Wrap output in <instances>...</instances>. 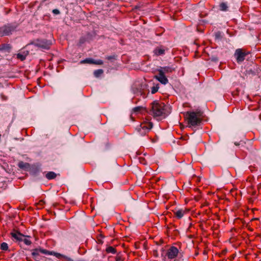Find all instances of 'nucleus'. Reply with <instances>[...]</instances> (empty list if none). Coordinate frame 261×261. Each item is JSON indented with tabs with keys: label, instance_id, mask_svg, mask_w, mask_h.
I'll return each mask as SVG.
<instances>
[{
	"label": "nucleus",
	"instance_id": "6ab92c4d",
	"mask_svg": "<svg viewBox=\"0 0 261 261\" xmlns=\"http://www.w3.org/2000/svg\"><path fill=\"white\" fill-rule=\"evenodd\" d=\"M0 47H1L0 50H8L10 48V46L9 44H3L0 45Z\"/></svg>",
	"mask_w": 261,
	"mask_h": 261
},
{
	"label": "nucleus",
	"instance_id": "20e7f679",
	"mask_svg": "<svg viewBox=\"0 0 261 261\" xmlns=\"http://www.w3.org/2000/svg\"><path fill=\"white\" fill-rule=\"evenodd\" d=\"M152 127V123L149 121H144L141 123L136 129L142 135H145Z\"/></svg>",
	"mask_w": 261,
	"mask_h": 261
},
{
	"label": "nucleus",
	"instance_id": "7ed1b4c3",
	"mask_svg": "<svg viewBox=\"0 0 261 261\" xmlns=\"http://www.w3.org/2000/svg\"><path fill=\"white\" fill-rule=\"evenodd\" d=\"M51 44L52 42L50 40H47L46 39H37L29 44L27 46H30L32 45L43 49H48Z\"/></svg>",
	"mask_w": 261,
	"mask_h": 261
},
{
	"label": "nucleus",
	"instance_id": "9b49d317",
	"mask_svg": "<svg viewBox=\"0 0 261 261\" xmlns=\"http://www.w3.org/2000/svg\"><path fill=\"white\" fill-rule=\"evenodd\" d=\"M12 237L15 239L17 241H22L23 236L18 232H12L11 233Z\"/></svg>",
	"mask_w": 261,
	"mask_h": 261
},
{
	"label": "nucleus",
	"instance_id": "f03ea898",
	"mask_svg": "<svg viewBox=\"0 0 261 261\" xmlns=\"http://www.w3.org/2000/svg\"><path fill=\"white\" fill-rule=\"evenodd\" d=\"M184 116L189 127L198 126L201 123V115L199 112H187Z\"/></svg>",
	"mask_w": 261,
	"mask_h": 261
},
{
	"label": "nucleus",
	"instance_id": "ddd939ff",
	"mask_svg": "<svg viewBox=\"0 0 261 261\" xmlns=\"http://www.w3.org/2000/svg\"><path fill=\"white\" fill-rule=\"evenodd\" d=\"M18 167L23 169H26L29 168L30 165L29 163H24L23 162H19L18 164Z\"/></svg>",
	"mask_w": 261,
	"mask_h": 261
},
{
	"label": "nucleus",
	"instance_id": "4be33fe9",
	"mask_svg": "<svg viewBox=\"0 0 261 261\" xmlns=\"http://www.w3.org/2000/svg\"><path fill=\"white\" fill-rule=\"evenodd\" d=\"M1 249L2 250L6 251L8 249V245L7 243L4 242L1 245Z\"/></svg>",
	"mask_w": 261,
	"mask_h": 261
},
{
	"label": "nucleus",
	"instance_id": "39448f33",
	"mask_svg": "<svg viewBox=\"0 0 261 261\" xmlns=\"http://www.w3.org/2000/svg\"><path fill=\"white\" fill-rule=\"evenodd\" d=\"M15 27L12 24H8L2 27H0V36L9 35L15 30Z\"/></svg>",
	"mask_w": 261,
	"mask_h": 261
},
{
	"label": "nucleus",
	"instance_id": "f3484780",
	"mask_svg": "<svg viewBox=\"0 0 261 261\" xmlns=\"http://www.w3.org/2000/svg\"><path fill=\"white\" fill-rule=\"evenodd\" d=\"M220 9L222 11H226L228 9V6L225 3H222L220 4Z\"/></svg>",
	"mask_w": 261,
	"mask_h": 261
},
{
	"label": "nucleus",
	"instance_id": "9d476101",
	"mask_svg": "<svg viewBox=\"0 0 261 261\" xmlns=\"http://www.w3.org/2000/svg\"><path fill=\"white\" fill-rule=\"evenodd\" d=\"M188 212L186 208H179L173 211V213L178 219H181Z\"/></svg>",
	"mask_w": 261,
	"mask_h": 261
},
{
	"label": "nucleus",
	"instance_id": "dca6fc26",
	"mask_svg": "<svg viewBox=\"0 0 261 261\" xmlns=\"http://www.w3.org/2000/svg\"><path fill=\"white\" fill-rule=\"evenodd\" d=\"M40 253L39 249H35L33 250L32 254L33 256V257L35 258V259H37L38 258V256L39 255V253Z\"/></svg>",
	"mask_w": 261,
	"mask_h": 261
},
{
	"label": "nucleus",
	"instance_id": "c756f323",
	"mask_svg": "<svg viewBox=\"0 0 261 261\" xmlns=\"http://www.w3.org/2000/svg\"><path fill=\"white\" fill-rule=\"evenodd\" d=\"M116 261H123V259L120 256H117L116 257Z\"/></svg>",
	"mask_w": 261,
	"mask_h": 261
},
{
	"label": "nucleus",
	"instance_id": "b1692460",
	"mask_svg": "<svg viewBox=\"0 0 261 261\" xmlns=\"http://www.w3.org/2000/svg\"><path fill=\"white\" fill-rule=\"evenodd\" d=\"M158 89L159 87L158 86L152 87L151 89V93L154 94L158 91Z\"/></svg>",
	"mask_w": 261,
	"mask_h": 261
},
{
	"label": "nucleus",
	"instance_id": "f8f14e48",
	"mask_svg": "<svg viewBox=\"0 0 261 261\" xmlns=\"http://www.w3.org/2000/svg\"><path fill=\"white\" fill-rule=\"evenodd\" d=\"M153 53L156 56H161L165 54V50L162 48L158 47L154 50Z\"/></svg>",
	"mask_w": 261,
	"mask_h": 261
},
{
	"label": "nucleus",
	"instance_id": "f257e3e1",
	"mask_svg": "<svg viewBox=\"0 0 261 261\" xmlns=\"http://www.w3.org/2000/svg\"><path fill=\"white\" fill-rule=\"evenodd\" d=\"M151 112V115L158 120L166 118L171 112L168 106L158 101L152 103Z\"/></svg>",
	"mask_w": 261,
	"mask_h": 261
},
{
	"label": "nucleus",
	"instance_id": "c85d7f7f",
	"mask_svg": "<svg viewBox=\"0 0 261 261\" xmlns=\"http://www.w3.org/2000/svg\"><path fill=\"white\" fill-rule=\"evenodd\" d=\"M53 13L55 15L60 14V11L58 9H55L53 10Z\"/></svg>",
	"mask_w": 261,
	"mask_h": 261
},
{
	"label": "nucleus",
	"instance_id": "aec40b11",
	"mask_svg": "<svg viewBox=\"0 0 261 261\" xmlns=\"http://www.w3.org/2000/svg\"><path fill=\"white\" fill-rule=\"evenodd\" d=\"M102 69L96 70L94 72V75L95 77H98L103 73Z\"/></svg>",
	"mask_w": 261,
	"mask_h": 261
},
{
	"label": "nucleus",
	"instance_id": "423d86ee",
	"mask_svg": "<svg viewBox=\"0 0 261 261\" xmlns=\"http://www.w3.org/2000/svg\"><path fill=\"white\" fill-rule=\"evenodd\" d=\"M178 253V249L176 247L171 246L167 250L166 256L169 259H175V258L177 257ZM174 261H175V260H174Z\"/></svg>",
	"mask_w": 261,
	"mask_h": 261
},
{
	"label": "nucleus",
	"instance_id": "a211bd4d",
	"mask_svg": "<svg viewBox=\"0 0 261 261\" xmlns=\"http://www.w3.org/2000/svg\"><path fill=\"white\" fill-rule=\"evenodd\" d=\"M93 61H94V59H93L87 58L85 60L81 61L80 63L81 64L88 63V64H93Z\"/></svg>",
	"mask_w": 261,
	"mask_h": 261
},
{
	"label": "nucleus",
	"instance_id": "5701e85b",
	"mask_svg": "<svg viewBox=\"0 0 261 261\" xmlns=\"http://www.w3.org/2000/svg\"><path fill=\"white\" fill-rule=\"evenodd\" d=\"M40 253L44 254H48V255H52L53 252H50L49 251L46 250L44 249L39 248Z\"/></svg>",
	"mask_w": 261,
	"mask_h": 261
},
{
	"label": "nucleus",
	"instance_id": "0eeeda50",
	"mask_svg": "<svg viewBox=\"0 0 261 261\" xmlns=\"http://www.w3.org/2000/svg\"><path fill=\"white\" fill-rule=\"evenodd\" d=\"M234 55L238 62H241L244 60L246 54L241 49H237L236 50Z\"/></svg>",
	"mask_w": 261,
	"mask_h": 261
},
{
	"label": "nucleus",
	"instance_id": "7c9ffc66",
	"mask_svg": "<svg viewBox=\"0 0 261 261\" xmlns=\"http://www.w3.org/2000/svg\"><path fill=\"white\" fill-rule=\"evenodd\" d=\"M234 144H235L236 145H237V146H238V145H239V143H236H236H234Z\"/></svg>",
	"mask_w": 261,
	"mask_h": 261
},
{
	"label": "nucleus",
	"instance_id": "1a4fd4ad",
	"mask_svg": "<svg viewBox=\"0 0 261 261\" xmlns=\"http://www.w3.org/2000/svg\"><path fill=\"white\" fill-rule=\"evenodd\" d=\"M154 78L159 81L161 83L166 85L168 82V80L165 74L159 72L158 75L154 76Z\"/></svg>",
	"mask_w": 261,
	"mask_h": 261
},
{
	"label": "nucleus",
	"instance_id": "6e6552de",
	"mask_svg": "<svg viewBox=\"0 0 261 261\" xmlns=\"http://www.w3.org/2000/svg\"><path fill=\"white\" fill-rule=\"evenodd\" d=\"M174 70V68L172 66L160 67L157 69V71L165 75L166 73L172 72Z\"/></svg>",
	"mask_w": 261,
	"mask_h": 261
},
{
	"label": "nucleus",
	"instance_id": "a878e982",
	"mask_svg": "<svg viewBox=\"0 0 261 261\" xmlns=\"http://www.w3.org/2000/svg\"><path fill=\"white\" fill-rule=\"evenodd\" d=\"M143 108L142 107H136L133 109V111L134 112L137 113L141 109H143Z\"/></svg>",
	"mask_w": 261,
	"mask_h": 261
},
{
	"label": "nucleus",
	"instance_id": "cd10ccee",
	"mask_svg": "<svg viewBox=\"0 0 261 261\" xmlns=\"http://www.w3.org/2000/svg\"><path fill=\"white\" fill-rule=\"evenodd\" d=\"M23 242L27 245H30L31 244V241L27 239H24Z\"/></svg>",
	"mask_w": 261,
	"mask_h": 261
},
{
	"label": "nucleus",
	"instance_id": "412c9836",
	"mask_svg": "<svg viewBox=\"0 0 261 261\" xmlns=\"http://www.w3.org/2000/svg\"><path fill=\"white\" fill-rule=\"evenodd\" d=\"M106 251L108 253H112V254H115L116 253V250L115 249V248L114 247H113L112 246L108 247L106 249Z\"/></svg>",
	"mask_w": 261,
	"mask_h": 261
},
{
	"label": "nucleus",
	"instance_id": "393cba45",
	"mask_svg": "<svg viewBox=\"0 0 261 261\" xmlns=\"http://www.w3.org/2000/svg\"><path fill=\"white\" fill-rule=\"evenodd\" d=\"M103 64V61L101 60H94L93 64L95 65H102Z\"/></svg>",
	"mask_w": 261,
	"mask_h": 261
},
{
	"label": "nucleus",
	"instance_id": "2eb2a0df",
	"mask_svg": "<svg viewBox=\"0 0 261 261\" xmlns=\"http://www.w3.org/2000/svg\"><path fill=\"white\" fill-rule=\"evenodd\" d=\"M28 55V51H27V53H23V54L18 53L17 54V58L18 59L21 60V61H23L25 59V58Z\"/></svg>",
	"mask_w": 261,
	"mask_h": 261
},
{
	"label": "nucleus",
	"instance_id": "bb28decb",
	"mask_svg": "<svg viewBox=\"0 0 261 261\" xmlns=\"http://www.w3.org/2000/svg\"><path fill=\"white\" fill-rule=\"evenodd\" d=\"M54 254V255H55L58 258H60L61 257H64L65 258H66L65 256H64L63 255L61 254H60V253H53V254Z\"/></svg>",
	"mask_w": 261,
	"mask_h": 261
},
{
	"label": "nucleus",
	"instance_id": "4468645a",
	"mask_svg": "<svg viewBox=\"0 0 261 261\" xmlns=\"http://www.w3.org/2000/svg\"><path fill=\"white\" fill-rule=\"evenodd\" d=\"M45 176L48 179H52L56 177V174L54 172L50 171L46 173Z\"/></svg>",
	"mask_w": 261,
	"mask_h": 261
}]
</instances>
